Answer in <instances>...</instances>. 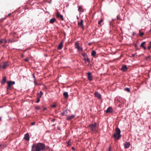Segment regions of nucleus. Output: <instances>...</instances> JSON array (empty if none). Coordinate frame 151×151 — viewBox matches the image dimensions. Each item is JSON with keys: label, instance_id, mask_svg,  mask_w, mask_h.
Instances as JSON below:
<instances>
[{"label": "nucleus", "instance_id": "1", "mask_svg": "<svg viewBox=\"0 0 151 151\" xmlns=\"http://www.w3.org/2000/svg\"><path fill=\"white\" fill-rule=\"evenodd\" d=\"M45 148V146L44 144L39 143L32 145V151H40L44 150Z\"/></svg>", "mask_w": 151, "mask_h": 151}, {"label": "nucleus", "instance_id": "2", "mask_svg": "<svg viewBox=\"0 0 151 151\" xmlns=\"http://www.w3.org/2000/svg\"><path fill=\"white\" fill-rule=\"evenodd\" d=\"M115 131L116 133L114 134L113 137L116 140L119 139L121 137L120 130L119 128L117 127L115 129Z\"/></svg>", "mask_w": 151, "mask_h": 151}, {"label": "nucleus", "instance_id": "3", "mask_svg": "<svg viewBox=\"0 0 151 151\" xmlns=\"http://www.w3.org/2000/svg\"><path fill=\"white\" fill-rule=\"evenodd\" d=\"M96 123H95L94 124L89 125L88 127L92 131L94 132L96 130Z\"/></svg>", "mask_w": 151, "mask_h": 151}, {"label": "nucleus", "instance_id": "4", "mask_svg": "<svg viewBox=\"0 0 151 151\" xmlns=\"http://www.w3.org/2000/svg\"><path fill=\"white\" fill-rule=\"evenodd\" d=\"M75 47L78 50L81 51H83L82 48L79 46V43L78 42H76L75 43Z\"/></svg>", "mask_w": 151, "mask_h": 151}, {"label": "nucleus", "instance_id": "5", "mask_svg": "<svg viewBox=\"0 0 151 151\" xmlns=\"http://www.w3.org/2000/svg\"><path fill=\"white\" fill-rule=\"evenodd\" d=\"M88 78L89 80L91 81L93 80V77L91 75V73L90 72L88 73L87 74Z\"/></svg>", "mask_w": 151, "mask_h": 151}, {"label": "nucleus", "instance_id": "6", "mask_svg": "<svg viewBox=\"0 0 151 151\" xmlns=\"http://www.w3.org/2000/svg\"><path fill=\"white\" fill-rule=\"evenodd\" d=\"M83 19H81L80 22H78V26L82 27L83 29H84L83 24Z\"/></svg>", "mask_w": 151, "mask_h": 151}, {"label": "nucleus", "instance_id": "7", "mask_svg": "<svg viewBox=\"0 0 151 151\" xmlns=\"http://www.w3.org/2000/svg\"><path fill=\"white\" fill-rule=\"evenodd\" d=\"M56 16L58 18H60L62 20H63V16L61 15L58 12H57Z\"/></svg>", "mask_w": 151, "mask_h": 151}, {"label": "nucleus", "instance_id": "8", "mask_svg": "<svg viewBox=\"0 0 151 151\" xmlns=\"http://www.w3.org/2000/svg\"><path fill=\"white\" fill-rule=\"evenodd\" d=\"M95 96L96 97H97L99 99H101V95L97 92H95Z\"/></svg>", "mask_w": 151, "mask_h": 151}, {"label": "nucleus", "instance_id": "9", "mask_svg": "<svg viewBox=\"0 0 151 151\" xmlns=\"http://www.w3.org/2000/svg\"><path fill=\"white\" fill-rule=\"evenodd\" d=\"M128 68L126 65H124L122 66V68H121V70L123 71H126L127 69Z\"/></svg>", "mask_w": 151, "mask_h": 151}, {"label": "nucleus", "instance_id": "10", "mask_svg": "<svg viewBox=\"0 0 151 151\" xmlns=\"http://www.w3.org/2000/svg\"><path fill=\"white\" fill-rule=\"evenodd\" d=\"M15 82L14 81H9L7 82L8 86L11 87L12 85L14 84Z\"/></svg>", "mask_w": 151, "mask_h": 151}, {"label": "nucleus", "instance_id": "11", "mask_svg": "<svg viewBox=\"0 0 151 151\" xmlns=\"http://www.w3.org/2000/svg\"><path fill=\"white\" fill-rule=\"evenodd\" d=\"M112 111V108L111 107H109L107 108L106 110V113H108L111 112Z\"/></svg>", "mask_w": 151, "mask_h": 151}, {"label": "nucleus", "instance_id": "12", "mask_svg": "<svg viewBox=\"0 0 151 151\" xmlns=\"http://www.w3.org/2000/svg\"><path fill=\"white\" fill-rule=\"evenodd\" d=\"M75 117V115H71L70 116H68L67 117V119L68 120H70Z\"/></svg>", "mask_w": 151, "mask_h": 151}, {"label": "nucleus", "instance_id": "13", "mask_svg": "<svg viewBox=\"0 0 151 151\" xmlns=\"http://www.w3.org/2000/svg\"><path fill=\"white\" fill-rule=\"evenodd\" d=\"M24 138L27 140H29V136L28 133H27L25 135Z\"/></svg>", "mask_w": 151, "mask_h": 151}, {"label": "nucleus", "instance_id": "14", "mask_svg": "<svg viewBox=\"0 0 151 151\" xmlns=\"http://www.w3.org/2000/svg\"><path fill=\"white\" fill-rule=\"evenodd\" d=\"M6 77L5 76L2 79V81L1 82L2 84H4V83H6Z\"/></svg>", "mask_w": 151, "mask_h": 151}, {"label": "nucleus", "instance_id": "15", "mask_svg": "<svg viewBox=\"0 0 151 151\" xmlns=\"http://www.w3.org/2000/svg\"><path fill=\"white\" fill-rule=\"evenodd\" d=\"M130 143L129 142H127L124 145V147L125 148H128L130 146Z\"/></svg>", "mask_w": 151, "mask_h": 151}, {"label": "nucleus", "instance_id": "16", "mask_svg": "<svg viewBox=\"0 0 151 151\" xmlns=\"http://www.w3.org/2000/svg\"><path fill=\"white\" fill-rule=\"evenodd\" d=\"M63 42H61L59 44L58 47V49L59 50L62 49L63 47Z\"/></svg>", "mask_w": 151, "mask_h": 151}, {"label": "nucleus", "instance_id": "17", "mask_svg": "<svg viewBox=\"0 0 151 151\" xmlns=\"http://www.w3.org/2000/svg\"><path fill=\"white\" fill-rule=\"evenodd\" d=\"M9 65V64L5 62L4 63V65L2 66V68L4 69L5 68Z\"/></svg>", "mask_w": 151, "mask_h": 151}, {"label": "nucleus", "instance_id": "18", "mask_svg": "<svg viewBox=\"0 0 151 151\" xmlns=\"http://www.w3.org/2000/svg\"><path fill=\"white\" fill-rule=\"evenodd\" d=\"M56 20V19L55 18H52L50 20V22L51 24H53Z\"/></svg>", "mask_w": 151, "mask_h": 151}, {"label": "nucleus", "instance_id": "19", "mask_svg": "<svg viewBox=\"0 0 151 151\" xmlns=\"http://www.w3.org/2000/svg\"><path fill=\"white\" fill-rule=\"evenodd\" d=\"M7 42V41L6 40V39H1L0 40V43H2L3 42H4V43H6Z\"/></svg>", "mask_w": 151, "mask_h": 151}, {"label": "nucleus", "instance_id": "20", "mask_svg": "<svg viewBox=\"0 0 151 151\" xmlns=\"http://www.w3.org/2000/svg\"><path fill=\"white\" fill-rule=\"evenodd\" d=\"M63 95L65 98H67L68 97V94L67 92H64L63 93Z\"/></svg>", "mask_w": 151, "mask_h": 151}, {"label": "nucleus", "instance_id": "21", "mask_svg": "<svg viewBox=\"0 0 151 151\" xmlns=\"http://www.w3.org/2000/svg\"><path fill=\"white\" fill-rule=\"evenodd\" d=\"M145 42H143L141 44L140 46L142 48H143L144 50H145L146 49V48L144 46V45L145 44Z\"/></svg>", "mask_w": 151, "mask_h": 151}, {"label": "nucleus", "instance_id": "22", "mask_svg": "<svg viewBox=\"0 0 151 151\" xmlns=\"http://www.w3.org/2000/svg\"><path fill=\"white\" fill-rule=\"evenodd\" d=\"M43 94V93L41 91H40L39 93L38 94L37 97L40 98Z\"/></svg>", "mask_w": 151, "mask_h": 151}, {"label": "nucleus", "instance_id": "23", "mask_svg": "<svg viewBox=\"0 0 151 151\" xmlns=\"http://www.w3.org/2000/svg\"><path fill=\"white\" fill-rule=\"evenodd\" d=\"M96 54V52L95 50H93L91 52V55L93 56H95Z\"/></svg>", "mask_w": 151, "mask_h": 151}, {"label": "nucleus", "instance_id": "24", "mask_svg": "<svg viewBox=\"0 0 151 151\" xmlns=\"http://www.w3.org/2000/svg\"><path fill=\"white\" fill-rule=\"evenodd\" d=\"M84 60L85 61H87L88 62H90V60L88 58V57L86 58H84Z\"/></svg>", "mask_w": 151, "mask_h": 151}, {"label": "nucleus", "instance_id": "25", "mask_svg": "<svg viewBox=\"0 0 151 151\" xmlns=\"http://www.w3.org/2000/svg\"><path fill=\"white\" fill-rule=\"evenodd\" d=\"M68 146L70 147L71 145V140H69L68 142H67Z\"/></svg>", "mask_w": 151, "mask_h": 151}, {"label": "nucleus", "instance_id": "26", "mask_svg": "<svg viewBox=\"0 0 151 151\" xmlns=\"http://www.w3.org/2000/svg\"><path fill=\"white\" fill-rule=\"evenodd\" d=\"M82 55L84 57V58H86L88 57L87 54L86 53H83L82 54Z\"/></svg>", "mask_w": 151, "mask_h": 151}, {"label": "nucleus", "instance_id": "27", "mask_svg": "<svg viewBox=\"0 0 151 151\" xmlns=\"http://www.w3.org/2000/svg\"><path fill=\"white\" fill-rule=\"evenodd\" d=\"M40 98H39L37 96V100L36 101V102L37 103H39L40 101Z\"/></svg>", "mask_w": 151, "mask_h": 151}, {"label": "nucleus", "instance_id": "28", "mask_svg": "<svg viewBox=\"0 0 151 151\" xmlns=\"http://www.w3.org/2000/svg\"><path fill=\"white\" fill-rule=\"evenodd\" d=\"M103 21V19H101L98 22V24H100Z\"/></svg>", "mask_w": 151, "mask_h": 151}, {"label": "nucleus", "instance_id": "29", "mask_svg": "<svg viewBox=\"0 0 151 151\" xmlns=\"http://www.w3.org/2000/svg\"><path fill=\"white\" fill-rule=\"evenodd\" d=\"M125 90L128 92H129L130 91V89L128 88H126L125 89Z\"/></svg>", "mask_w": 151, "mask_h": 151}, {"label": "nucleus", "instance_id": "30", "mask_svg": "<svg viewBox=\"0 0 151 151\" xmlns=\"http://www.w3.org/2000/svg\"><path fill=\"white\" fill-rule=\"evenodd\" d=\"M144 35V33L143 32H140L139 35L140 36H142Z\"/></svg>", "mask_w": 151, "mask_h": 151}, {"label": "nucleus", "instance_id": "31", "mask_svg": "<svg viewBox=\"0 0 151 151\" xmlns=\"http://www.w3.org/2000/svg\"><path fill=\"white\" fill-rule=\"evenodd\" d=\"M82 7L80 6H78V10H81V9H82Z\"/></svg>", "mask_w": 151, "mask_h": 151}, {"label": "nucleus", "instance_id": "32", "mask_svg": "<svg viewBox=\"0 0 151 151\" xmlns=\"http://www.w3.org/2000/svg\"><path fill=\"white\" fill-rule=\"evenodd\" d=\"M56 105L55 104H54L51 105V107H56Z\"/></svg>", "mask_w": 151, "mask_h": 151}, {"label": "nucleus", "instance_id": "33", "mask_svg": "<svg viewBox=\"0 0 151 151\" xmlns=\"http://www.w3.org/2000/svg\"><path fill=\"white\" fill-rule=\"evenodd\" d=\"M35 109H40V107H39V106H36V107H35Z\"/></svg>", "mask_w": 151, "mask_h": 151}, {"label": "nucleus", "instance_id": "34", "mask_svg": "<svg viewBox=\"0 0 151 151\" xmlns=\"http://www.w3.org/2000/svg\"><path fill=\"white\" fill-rule=\"evenodd\" d=\"M117 19H118V20H120L121 19L120 17H119V16H118L117 17Z\"/></svg>", "mask_w": 151, "mask_h": 151}, {"label": "nucleus", "instance_id": "35", "mask_svg": "<svg viewBox=\"0 0 151 151\" xmlns=\"http://www.w3.org/2000/svg\"><path fill=\"white\" fill-rule=\"evenodd\" d=\"M61 115L62 116H63L64 115H65V113L64 112H63L61 113Z\"/></svg>", "mask_w": 151, "mask_h": 151}, {"label": "nucleus", "instance_id": "36", "mask_svg": "<svg viewBox=\"0 0 151 151\" xmlns=\"http://www.w3.org/2000/svg\"><path fill=\"white\" fill-rule=\"evenodd\" d=\"M24 60L26 62H28V58H26Z\"/></svg>", "mask_w": 151, "mask_h": 151}, {"label": "nucleus", "instance_id": "37", "mask_svg": "<svg viewBox=\"0 0 151 151\" xmlns=\"http://www.w3.org/2000/svg\"><path fill=\"white\" fill-rule=\"evenodd\" d=\"M10 87H9L8 86V87H7V90H10Z\"/></svg>", "mask_w": 151, "mask_h": 151}, {"label": "nucleus", "instance_id": "38", "mask_svg": "<svg viewBox=\"0 0 151 151\" xmlns=\"http://www.w3.org/2000/svg\"><path fill=\"white\" fill-rule=\"evenodd\" d=\"M33 78H34V80H35V76L34 74H33Z\"/></svg>", "mask_w": 151, "mask_h": 151}, {"label": "nucleus", "instance_id": "39", "mask_svg": "<svg viewBox=\"0 0 151 151\" xmlns=\"http://www.w3.org/2000/svg\"><path fill=\"white\" fill-rule=\"evenodd\" d=\"M151 48V45H150V46H149L148 47V49L149 50L150 49V48Z\"/></svg>", "mask_w": 151, "mask_h": 151}, {"label": "nucleus", "instance_id": "40", "mask_svg": "<svg viewBox=\"0 0 151 151\" xmlns=\"http://www.w3.org/2000/svg\"><path fill=\"white\" fill-rule=\"evenodd\" d=\"M35 122H33L32 123L31 125H34L35 124Z\"/></svg>", "mask_w": 151, "mask_h": 151}, {"label": "nucleus", "instance_id": "41", "mask_svg": "<svg viewBox=\"0 0 151 151\" xmlns=\"http://www.w3.org/2000/svg\"><path fill=\"white\" fill-rule=\"evenodd\" d=\"M34 83L35 84H37V82L35 81V80H34Z\"/></svg>", "mask_w": 151, "mask_h": 151}, {"label": "nucleus", "instance_id": "42", "mask_svg": "<svg viewBox=\"0 0 151 151\" xmlns=\"http://www.w3.org/2000/svg\"><path fill=\"white\" fill-rule=\"evenodd\" d=\"M135 54H132V57H134V56H135Z\"/></svg>", "mask_w": 151, "mask_h": 151}, {"label": "nucleus", "instance_id": "43", "mask_svg": "<svg viewBox=\"0 0 151 151\" xmlns=\"http://www.w3.org/2000/svg\"><path fill=\"white\" fill-rule=\"evenodd\" d=\"M11 13H9V14H8V17H9V16H11Z\"/></svg>", "mask_w": 151, "mask_h": 151}, {"label": "nucleus", "instance_id": "44", "mask_svg": "<svg viewBox=\"0 0 151 151\" xmlns=\"http://www.w3.org/2000/svg\"><path fill=\"white\" fill-rule=\"evenodd\" d=\"M72 149L73 150H75V148H74V147H72Z\"/></svg>", "mask_w": 151, "mask_h": 151}, {"label": "nucleus", "instance_id": "45", "mask_svg": "<svg viewBox=\"0 0 151 151\" xmlns=\"http://www.w3.org/2000/svg\"><path fill=\"white\" fill-rule=\"evenodd\" d=\"M55 119H53L52 120V121L54 122L55 121Z\"/></svg>", "mask_w": 151, "mask_h": 151}, {"label": "nucleus", "instance_id": "46", "mask_svg": "<svg viewBox=\"0 0 151 151\" xmlns=\"http://www.w3.org/2000/svg\"><path fill=\"white\" fill-rule=\"evenodd\" d=\"M149 44L151 45V41L149 42Z\"/></svg>", "mask_w": 151, "mask_h": 151}, {"label": "nucleus", "instance_id": "47", "mask_svg": "<svg viewBox=\"0 0 151 151\" xmlns=\"http://www.w3.org/2000/svg\"><path fill=\"white\" fill-rule=\"evenodd\" d=\"M149 57H147L146 58V59H147Z\"/></svg>", "mask_w": 151, "mask_h": 151}, {"label": "nucleus", "instance_id": "48", "mask_svg": "<svg viewBox=\"0 0 151 151\" xmlns=\"http://www.w3.org/2000/svg\"><path fill=\"white\" fill-rule=\"evenodd\" d=\"M150 32H151V29H150Z\"/></svg>", "mask_w": 151, "mask_h": 151}, {"label": "nucleus", "instance_id": "49", "mask_svg": "<svg viewBox=\"0 0 151 151\" xmlns=\"http://www.w3.org/2000/svg\"><path fill=\"white\" fill-rule=\"evenodd\" d=\"M1 117H0V121H1Z\"/></svg>", "mask_w": 151, "mask_h": 151}, {"label": "nucleus", "instance_id": "50", "mask_svg": "<svg viewBox=\"0 0 151 151\" xmlns=\"http://www.w3.org/2000/svg\"><path fill=\"white\" fill-rule=\"evenodd\" d=\"M136 45H135V47H136Z\"/></svg>", "mask_w": 151, "mask_h": 151}, {"label": "nucleus", "instance_id": "51", "mask_svg": "<svg viewBox=\"0 0 151 151\" xmlns=\"http://www.w3.org/2000/svg\"><path fill=\"white\" fill-rule=\"evenodd\" d=\"M110 150V148H109V150Z\"/></svg>", "mask_w": 151, "mask_h": 151}]
</instances>
